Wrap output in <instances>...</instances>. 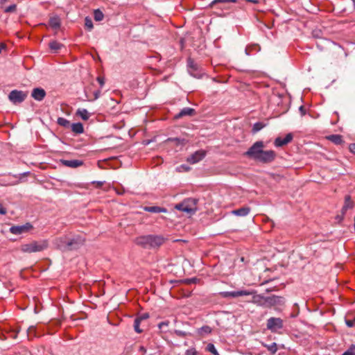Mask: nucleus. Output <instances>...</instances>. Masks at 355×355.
<instances>
[{"mask_svg": "<svg viewBox=\"0 0 355 355\" xmlns=\"http://www.w3.org/2000/svg\"><path fill=\"white\" fill-rule=\"evenodd\" d=\"M264 126L265 125L261 122H257L253 125L252 131L254 133L257 132L259 130H261Z\"/></svg>", "mask_w": 355, "mask_h": 355, "instance_id": "72a5a7b5", "label": "nucleus"}, {"mask_svg": "<svg viewBox=\"0 0 355 355\" xmlns=\"http://www.w3.org/2000/svg\"><path fill=\"white\" fill-rule=\"evenodd\" d=\"M166 141L174 142L176 146H184L188 142V140L184 138L170 137L167 139Z\"/></svg>", "mask_w": 355, "mask_h": 355, "instance_id": "393cba45", "label": "nucleus"}, {"mask_svg": "<svg viewBox=\"0 0 355 355\" xmlns=\"http://www.w3.org/2000/svg\"><path fill=\"white\" fill-rule=\"evenodd\" d=\"M168 324H169V322L168 321H164V322H160L159 324H158V327L160 329L162 330H164L165 327H168Z\"/></svg>", "mask_w": 355, "mask_h": 355, "instance_id": "ea45409f", "label": "nucleus"}, {"mask_svg": "<svg viewBox=\"0 0 355 355\" xmlns=\"http://www.w3.org/2000/svg\"><path fill=\"white\" fill-rule=\"evenodd\" d=\"M139 352H141L142 353H146V349L144 347L141 346L139 347Z\"/></svg>", "mask_w": 355, "mask_h": 355, "instance_id": "3c124183", "label": "nucleus"}, {"mask_svg": "<svg viewBox=\"0 0 355 355\" xmlns=\"http://www.w3.org/2000/svg\"><path fill=\"white\" fill-rule=\"evenodd\" d=\"M57 123L59 125L62 126L65 128H69L71 125L70 121L63 117H59L57 120Z\"/></svg>", "mask_w": 355, "mask_h": 355, "instance_id": "cd10ccee", "label": "nucleus"}, {"mask_svg": "<svg viewBox=\"0 0 355 355\" xmlns=\"http://www.w3.org/2000/svg\"><path fill=\"white\" fill-rule=\"evenodd\" d=\"M60 162L62 163V165L67 167L76 168H78L83 164V162L82 160L79 159H60Z\"/></svg>", "mask_w": 355, "mask_h": 355, "instance_id": "dca6fc26", "label": "nucleus"}, {"mask_svg": "<svg viewBox=\"0 0 355 355\" xmlns=\"http://www.w3.org/2000/svg\"><path fill=\"white\" fill-rule=\"evenodd\" d=\"M253 294L254 295L252 297V302L259 306H266L265 299L266 297L262 295L255 294V292Z\"/></svg>", "mask_w": 355, "mask_h": 355, "instance_id": "6ab92c4d", "label": "nucleus"}, {"mask_svg": "<svg viewBox=\"0 0 355 355\" xmlns=\"http://www.w3.org/2000/svg\"><path fill=\"white\" fill-rule=\"evenodd\" d=\"M94 18L95 21H101L103 19L104 15L101 10L96 9L94 11Z\"/></svg>", "mask_w": 355, "mask_h": 355, "instance_id": "c756f323", "label": "nucleus"}, {"mask_svg": "<svg viewBox=\"0 0 355 355\" xmlns=\"http://www.w3.org/2000/svg\"><path fill=\"white\" fill-rule=\"evenodd\" d=\"M293 138V135L292 133L287 134L284 138H282L280 137H277L275 139L274 144L276 147H282L290 143Z\"/></svg>", "mask_w": 355, "mask_h": 355, "instance_id": "4468645a", "label": "nucleus"}, {"mask_svg": "<svg viewBox=\"0 0 355 355\" xmlns=\"http://www.w3.org/2000/svg\"><path fill=\"white\" fill-rule=\"evenodd\" d=\"M212 329L209 326L205 325L198 329V334L200 335L209 334Z\"/></svg>", "mask_w": 355, "mask_h": 355, "instance_id": "7c9ffc66", "label": "nucleus"}, {"mask_svg": "<svg viewBox=\"0 0 355 355\" xmlns=\"http://www.w3.org/2000/svg\"><path fill=\"white\" fill-rule=\"evenodd\" d=\"M32 228L33 225L30 223H26L22 225L12 226L10 228V232L15 235H19L28 232Z\"/></svg>", "mask_w": 355, "mask_h": 355, "instance_id": "9b49d317", "label": "nucleus"}, {"mask_svg": "<svg viewBox=\"0 0 355 355\" xmlns=\"http://www.w3.org/2000/svg\"><path fill=\"white\" fill-rule=\"evenodd\" d=\"M206 349L211 352V354H213L214 355H219L218 351L216 350L215 346L214 344L212 343H209L207 345V347H206Z\"/></svg>", "mask_w": 355, "mask_h": 355, "instance_id": "f704fd0d", "label": "nucleus"}, {"mask_svg": "<svg viewBox=\"0 0 355 355\" xmlns=\"http://www.w3.org/2000/svg\"><path fill=\"white\" fill-rule=\"evenodd\" d=\"M245 52L246 55H250V53L248 52V49L247 48L245 49Z\"/></svg>", "mask_w": 355, "mask_h": 355, "instance_id": "5fc2aeb1", "label": "nucleus"}, {"mask_svg": "<svg viewBox=\"0 0 355 355\" xmlns=\"http://www.w3.org/2000/svg\"><path fill=\"white\" fill-rule=\"evenodd\" d=\"M299 111L302 116H304L306 114V109L303 105H301L299 107Z\"/></svg>", "mask_w": 355, "mask_h": 355, "instance_id": "c03bdc74", "label": "nucleus"}, {"mask_svg": "<svg viewBox=\"0 0 355 355\" xmlns=\"http://www.w3.org/2000/svg\"><path fill=\"white\" fill-rule=\"evenodd\" d=\"M327 139L336 145H340L343 142V137L340 135H331L327 137Z\"/></svg>", "mask_w": 355, "mask_h": 355, "instance_id": "b1692460", "label": "nucleus"}, {"mask_svg": "<svg viewBox=\"0 0 355 355\" xmlns=\"http://www.w3.org/2000/svg\"><path fill=\"white\" fill-rule=\"evenodd\" d=\"M174 332L177 336H180V337H185L187 335L186 332L181 331V330H175Z\"/></svg>", "mask_w": 355, "mask_h": 355, "instance_id": "a19ab883", "label": "nucleus"}, {"mask_svg": "<svg viewBox=\"0 0 355 355\" xmlns=\"http://www.w3.org/2000/svg\"><path fill=\"white\" fill-rule=\"evenodd\" d=\"M345 323L347 327H353L355 326V318L353 320H346Z\"/></svg>", "mask_w": 355, "mask_h": 355, "instance_id": "58836bf2", "label": "nucleus"}, {"mask_svg": "<svg viewBox=\"0 0 355 355\" xmlns=\"http://www.w3.org/2000/svg\"><path fill=\"white\" fill-rule=\"evenodd\" d=\"M186 355H198V353L195 349H190L186 352Z\"/></svg>", "mask_w": 355, "mask_h": 355, "instance_id": "79ce46f5", "label": "nucleus"}, {"mask_svg": "<svg viewBox=\"0 0 355 355\" xmlns=\"http://www.w3.org/2000/svg\"><path fill=\"white\" fill-rule=\"evenodd\" d=\"M98 184L101 186L103 184V182H98Z\"/></svg>", "mask_w": 355, "mask_h": 355, "instance_id": "13d9d810", "label": "nucleus"}, {"mask_svg": "<svg viewBox=\"0 0 355 355\" xmlns=\"http://www.w3.org/2000/svg\"><path fill=\"white\" fill-rule=\"evenodd\" d=\"M206 155L204 150H199L191 154L187 158V161L191 164H194L202 160Z\"/></svg>", "mask_w": 355, "mask_h": 355, "instance_id": "ddd939ff", "label": "nucleus"}, {"mask_svg": "<svg viewBox=\"0 0 355 355\" xmlns=\"http://www.w3.org/2000/svg\"><path fill=\"white\" fill-rule=\"evenodd\" d=\"M313 35H314V37H318V33H316V34L313 33Z\"/></svg>", "mask_w": 355, "mask_h": 355, "instance_id": "4d7b16f0", "label": "nucleus"}, {"mask_svg": "<svg viewBox=\"0 0 355 355\" xmlns=\"http://www.w3.org/2000/svg\"><path fill=\"white\" fill-rule=\"evenodd\" d=\"M28 92L14 89L8 94V99L14 104L22 103L27 97Z\"/></svg>", "mask_w": 355, "mask_h": 355, "instance_id": "423d86ee", "label": "nucleus"}, {"mask_svg": "<svg viewBox=\"0 0 355 355\" xmlns=\"http://www.w3.org/2000/svg\"><path fill=\"white\" fill-rule=\"evenodd\" d=\"M17 8V6L15 4H12L9 6H8L5 10V12H15Z\"/></svg>", "mask_w": 355, "mask_h": 355, "instance_id": "4c0bfd02", "label": "nucleus"}, {"mask_svg": "<svg viewBox=\"0 0 355 355\" xmlns=\"http://www.w3.org/2000/svg\"><path fill=\"white\" fill-rule=\"evenodd\" d=\"M264 147L263 141H257L249 148L244 155L263 164L273 162L276 157L275 152L272 150H263Z\"/></svg>", "mask_w": 355, "mask_h": 355, "instance_id": "f257e3e1", "label": "nucleus"}, {"mask_svg": "<svg viewBox=\"0 0 355 355\" xmlns=\"http://www.w3.org/2000/svg\"><path fill=\"white\" fill-rule=\"evenodd\" d=\"M187 69L189 74L194 78H200L202 77V71L200 70L198 64L191 58L187 59Z\"/></svg>", "mask_w": 355, "mask_h": 355, "instance_id": "1a4fd4ad", "label": "nucleus"}, {"mask_svg": "<svg viewBox=\"0 0 355 355\" xmlns=\"http://www.w3.org/2000/svg\"><path fill=\"white\" fill-rule=\"evenodd\" d=\"M140 323H141V319L136 318L134 320V329L137 333L142 332V330L139 327Z\"/></svg>", "mask_w": 355, "mask_h": 355, "instance_id": "c9c22d12", "label": "nucleus"}, {"mask_svg": "<svg viewBox=\"0 0 355 355\" xmlns=\"http://www.w3.org/2000/svg\"><path fill=\"white\" fill-rule=\"evenodd\" d=\"M196 112L193 108L191 107H184L180 110L179 113L175 115L174 118L175 119H179L184 116H192L196 114Z\"/></svg>", "mask_w": 355, "mask_h": 355, "instance_id": "f3484780", "label": "nucleus"}, {"mask_svg": "<svg viewBox=\"0 0 355 355\" xmlns=\"http://www.w3.org/2000/svg\"><path fill=\"white\" fill-rule=\"evenodd\" d=\"M198 200L189 198L175 205V208L179 211L186 212L190 215L194 214L198 210L197 203Z\"/></svg>", "mask_w": 355, "mask_h": 355, "instance_id": "7ed1b4c3", "label": "nucleus"}, {"mask_svg": "<svg viewBox=\"0 0 355 355\" xmlns=\"http://www.w3.org/2000/svg\"><path fill=\"white\" fill-rule=\"evenodd\" d=\"M254 292L253 291H250L247 290H241V291H223L220 293V295L222 297L224 298H228V297H238L240 296H245V295H252Z\"/></svg>", "mask_w": 355, "mask_h": 355, "instance_id": "9d476101", "label": "nucleus"}, {"mask_svg": "<svg viewBox=\"0 0 355 355\" xmlns=\"http://www.w3.org/2000/svg\"><path fill=\"white\" fill-rule=\"evenodd\" d=\"M263 347L270 352L271 354H275L277 351V345L276 343H272L270 345L262 344Z\"/></svg>", "mask_w": 355, "mask_h": 355, "instance_id": "c85d7f7f", "label": "nucleus"}, {"mask_svg": "<svg viewBox=\"0 0 355 355\" xmlns=\"http://www.w3.org/2000/svg\"><path fill=\"white\" fill-rule=\"evenodd\" d=\"M97 81L98 82L101 87H103L105 85V79L103 77L98 76L97 77Z\"/></svg>", "mask_w": 355, "mask_h": 355, "instance_id": "37998d69", "label": "nucleus"}, {"mask_svg": "<svg viewBox=\"0 0 355 355\" xmlns=\"http://www.w3.org/2000/svg\"><path fill=\"white\" fill-rule=\"evenodd\" d=\"M245 1L248 2L253 3H258L259 2V0H245Z\"/></svg>", "mask_w": 355, "mask_h": 355, "instance_id": "603ef678", "label": "nucleus"}, {"mask_svg": "<svg viewBox=\"0 0 355 355\" xmlns=\"http://www.w3.org/2000/svg\"><path fill=\"white\" fill-rule=\"evenodd\" d=\"M94 99L95 100L98 98L100 95H101V91L100 90H97V91L94 92Z\"/></svg>", "mask_w": 355, "mask_h": 355, "instance_id": "09e8293b", "label": "nucleus"}, {"mask_svg": "<svg viewBox=\"0 0 355 355\" xmlns=\"http://www.w3.org/2000/svg\"><path fill=\"white\" fill-rule=\"evenodd\" d=\"M48 247V242L46 240L40 241H33L30 243L21 245V251L24 252L32 253L41 252Z\"/></svg>", "mask_w": 355, "mask_h": 355, "instance_id": "20e7f679", "label": "nucleus"}, {"mask_svg": "<svg viewBox=\"0 0 355 355\" xmlns=\"http://www.w3.org/2000/svg\"><path fill=\"white\" fill-rule=\"evenodd\" d=\"M250 211V208L248 207H243L237 209L233 210L232 212L234 215L237 216H245Z\"/></svg>", "mask_w": 355, "mask_h": 355, "instance_id": "412c9836", "label": "nucleus"}, {"mask_svg": "<svg viewBox=\"0 0 355 355\" xmlns=\"http://www.w3.org/2000/svg\"><path fill=\"white\" fill-rule=\"evenodd\" d=\"M283 320L280 318L271 317L267 320V329L272 332H276L283 328Z\"/></svg>", "mask_w": 355, "mask_h": 355, "instance_id": "6e6552de", "label": "nucleus"}, {"mask_svg": "<svg viewBox=\"0 0 355 355\" xmlns=\"http://www.w3.org/2000/svg\"><path fill=\"white\" fill-rule=\"evenodd\" d=\"M354 206V202L351 199V196L347 195L345 197V203L342 208V214L344 215L348 209H352Z\"/></svg>", "mask_w": 355, "mask_h": 355, "instance_id": "aec40b11", "label": "nucleus"}, {"mask_svg": "<svg viewBox=\"0 0 355 355\" xmlns=\"http://www.w3.org/2000/svg\"><path fill=\"white\" fill-rule=\"evenodd\" d=\"M7 213V210L5 207L2 206V205L0 203V214L5 215Z\"/></svg>", "mask_w": 355, "mask_h": 355, "instance_id": "a18cd8bd", "label": "nucleus"}, {"mask_svg": "<svg viewBox=\"0 0 355 355\" xmlns=\"http://www.w3.org/2000/svg\"><path fill=\"white\" fill-rule=\"evenodd\" d=\"M342 355H355V345L352 344Z\"/></svg>", "mask_w": 355, "mask_h": 355, "instance_id": "e433bc0d", "label": "nucleus"}, {"mask_svg": "<svg viewBox=\"0 0 355 355\" xmlns=\"http://www.w3.org/2000/svg\"><path fill=\"white\" fill-rule=\"evenodd\" d=\"M265 307H275L276 309L282 307L286 302L285 298L282 296L272 295L268 296L265 299Z\"/></svg>", "mask_w": 355, "mask_h": 355, "instance_id": "39448f33", "label": "nucleus"}, {"mask_svg": "<svg viewBox=\"0 0 355 355\" xmlns=\"http://www.w3.org/2000/svg\"><path fill=\"white\" fill-rule=\"evenodd\" d=\"M84 242L85 239L79 235L69 236L68 251L78 250L84 244Z\"/></svg>", "mask_w": 355, "mask_h": 355, "instance_id": "0eeeda50", "label": "nucleus"}, {"mask_svg": "<svg viewBox=\"0 0 355 355\" xmlns=\"http://www.w3.org/2000/svg\"><path fill=\"white\" fill-rule=\"evenodd\" d=\"M6 48V45L4 43H0V53H1L3 49Z\"/></svg>", "mask_w": 355, "mask_h": 355, "instance_id": "8fccbe9b", "label": "nucleus"}, {"mask_svg": "<svg viewBox=\"0 0 355 355\" xmlns=\"http://www.w3.org/2000/svg\"><path fill=\"white\" fill-rule=\"evenodd\" d=\"M166 239L161 235L148 234L138 236L135 243L144 248H158L164 243Z\"/></svg>", "mask_w": 355, "mask_h": 355, "instance_id": "f03ea898", "label": "nucleus"}, {"mask_svg": "<svg viewBox=\"0 0 355 355\" xmlns=\"http://www.w3.org/2000/svg\"><path fill=\"white\" fill-rule=\"evenodd\" d=\"M46 95V91L41 87L34 88L31 92V97L37 101H42Z\"/></svg>", "mask_w": 355, "mask_h": 355, "instance_id": "2eb2a0df", "label": "nucleus"}, {"mask_svg": "<svg viewBox=\"0 0 355 355\" xmlns=\"http://www.w3.org/2000/svg\"><path fill=\"white\" fill-rule=\"evenodd\" d=\"M49 26L53 29H58L61 26V21L58 16H54L49 19Z\"/></svg>", "mask_w": 355, "mask_h": 355, "instance_id": "4be33fe9", "label": "nucleus"}, {"mask_svg": "<svg viewBox=\"0 0 355 355\" xmlns=\"http://www.w3.org/2000/svg\"><path fill=\"white\" fill-rule=\"evenodd\" d=\"M8 0H0V4L5 3Z\"/></svg>", "mask_w": 355, "mask_h": 355, "instance_id": "864d4df0", "label": "nucleus"}, {"mask_svg": "<svg viewBox=\"0 0 355 355\" xmlns=\"http://www.w3.org/2000/svg\"><path fill=\"white\" fill-rule=\"evenodd\" d=\"M85 26L89 31H92L94 27L92 20L89 17L85 19Z\"/></svg>", "mask_w": 355, "mask_h": 355, "instance_id": "473e14b6", "label": "nucleus"}, {"mask_svg": "<svg viewBox=\"0 0 355 355\" xmlns=\"http://www.w3.org/2000/svg\"><path fill=\"white\" fill-rule=\"evenodd\" d=\"M349 149L352 153L355 154V143L350 144Z\"/></svg>", "mask_w": 355, "mask_h": 355, "instance_id": "49530a36", "label": "nucleus"}, {"mask_svg": "<svg viewBox=\"0 0 355 355\" xmlns=\"http://www.w3.org/2000/svg\"><path fill=\"white\" fill-rule=\"evenodd\" d=\"M70 128L75 134H82L84 132L83 125L80 122L71 124Z\"/></svg>", "mask_w": 355, "mask_h": 355, "instance_id": "5701e85b", "label": "nucleus"}, {"mask_svg": "<svg viewBox=\"0 0 355 355\" xmlns=\"http://www.w3.org/2000/svg\"><path fill=\"white\" fill-rule=\"evenodd\" d=\"M236 0H214L210 3V7H214V5L217 3H236Z\"/></svg>", "mask_w": 355, "mask_h": 355, "instance_id": "2f4dec72", "label": "nucleus"}, {"mask_svg": "<svg viewBox=\"0 0 355 355\" xmlns=\"http://www.w3.org/2000/svg\"><path fill=\"white\" fill-rule=\"evenodd\" d=\"M313 35H314V37H318V33H316V34L313 33Z\"/></svg>", "mask_w": 355, "mask_h": 355, "instance_id": "6e6d98bb", "label": "nucleus"}, {"mask_svg": "<svg viewBox=\"0 0 355 355\" xmlns=\"http://www.w3.org/2000/svg\"><path fill=\"white\" fill-rule=\"evenodd\" d=\"M76 115L81 117L83 120L87 121L89 119L90 114L86 109L80 108L76 111Z\"/></svg>", "mask_w": 355, "mask_h": 355, "instance_id": "a878e982", "label": "nucleus"}, {"mask_svg": "<svg viewBox=\"0 0 355 355\" xmlns=\"http://www.w3.org/2000/svg\"><path fill=\"white\" fill-rule=\"evenodd\" d=\"M49 46L51 50L54 53L58 52L63 46L62 44L58 42L57 41H51Z\"/></svg>", "mask_w": 355, "mask_h": 355, "instance_id": "bb28decb", "label": "nucleus"}, {"mask_svg": "<svg viewBox=\"0 0 355 355\" xmlns=\"http://www.w3.org/2000/svg\"><path fill=\"white\" fill-rule=\"evenodd\" d=\"M148 317H149V315L148 313H144L143 315H141L139 317H137V318H140L141 321L143 320L147 319Z\"/></svg>", "mask_w": 355, "mask_h": 355, "instance_id": "de8ad7c7", "label": "nucleus"}, {"mask_svg": "<svg viewBox=\"0 0 355 355\" xmlns=\"http://www.w3.org/2000/svg\"><path fill=\"white\" fill-rule=\"evenodd\" d=\"M143 209L145 211L150 212V213H166L167 209L164 207H161L158 206H145L143 207Z\"/></svg>", "mask_w": 355, "mask_h": 355, "instance_id": "a211bd4d", "label": "nucleus"}, {"mask_svg": "<svg viewBox=\"0 0 355 355\" xmlns=\"http://www.w3.org/2000/svg\"><path fill=\"white\" fill-rule=\"evenodd\" d=\"M68 241L69 236L64 235L63 236L55 239L54 241V244L62 252H68Z\"/></svg>", "mask_w": 355, "mask_h": 355, "instance_id": "f8f14e48", "label": "nucleus"}]
</instances>
